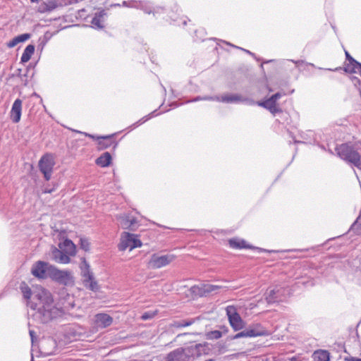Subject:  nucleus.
I'll return each instance as SVG.
<instances>
[{
    "instance_id": "nucleus-24",
    "label": "nucleus",
    "mask_w": 361,
    "mask_h": 361,
    "mask_svg": "<svg viewBox=\"0 0 361 361\" xmlns=\"http://www.w3.org/2000/svg\"><path fill=\"white\" fill-rule=\"evenodd\" d=\"M314 361H329V353L324 350L315 351L312 355Z\"/></svg>"
},
{
    "instance_id": "nucleus-18",
    "label": "nucleus",
    "mask_w": 361,
    "mask_h": 361,
    "mask_svg": "<svg viewBox=\"0 0 361 361\" xmlns=\"http://www.w3.org/2000/svg\"><path fill=\"white\" fill-rule=\"evenodd\" d=\"M249 331L250 337H257L262 336H269L270 333L261 326L260 324H256L252 328L247 329Z\"/></svg>"
},
{
    "instance_id": "nucleus-1",
    "label": "nucleus",
    "mask_w": 361,
    "mask_h": 361,
    "mask_svg": "<svg viewBox=\"0 0 361 361\" xmlns=\"http://www.w3.org/2000/svg\"><path fill=\"white\" fill-rule=\"evenodd\" d=\"M20 289L24 298L28 300L32 296L33 300H37V302L27 301V305L32 309L37 310V314L42 322L47 323L60 315V310L56 307L51 293L46 289L37 288L32 293L25 283L20 286Z\"/></svg>"
},
{
    "instance_id": "nucleus-33",
    "label": "nucleus",
    "mask_w": 361,
    "mask_h": 361,
    "mask_svg": "<svg viewBox=\"0 0 361 361\" xmlns=\"http://www.w3.org/2000/svg\"><path fill=\"white\" fill-rule=\"evenodd\" d=\"M222 336V333L220 331H212L209 334V338L218 339Z\"/></svg>"
},
{
    "instance_id": "nucleus-41",
    "label": "nucleus",
    "mask_w": 361,
    "mask_h": 361,
    "mask_svg": "<svg viewBox=\"0 0 361 361\" xmlns=\"http://www.w3.org/2000/svg\"><path fill=\"white\" fill-rule=\"evenodd\" d=\"M345 360L346 361H361V359L353 357H346Z\"/></svg>"
},
{
    "instance_id": "nucleus-47",
    "label": "nucleus",
    "mask_w": 361,
    "mask_h": 361,
    "mask_svg": "<svg viewBox=\"0 0 361 361\" xmlns=\"http://www.w3.org/2000/svg\"><path fill=\"white\" fill-rule=\"evenodd\" d=\"M114 6H121V4H114Z\"/></svg>"
},
{
    "instance_id": "nucleus-45",
    "label": "nucleus",
    "mask_w": 361,
    "mask_h": 361,
    "mask_svg": "<svg viewBox=\"0 0 361 361\" xmlns=\"http://www.w3.org/2000/svg\"><path fill=\"white\" fill-rule=\"evenodd\" d=\"M290 361H300L298 357H293L289 359Z\"/></svg>"
},
{
    "instance_id": "nucleus-29",
    "label": "nucleus",
    "mask_w": 361,
    "mask_h": 361,
    "mask_svg": "<svg viewBox=\"0 0 361 361\" xmlns=\"http://www.w3.org/2000/svg\"><path fill=\"white\" fill-rule=\"evenodd\" d=\"M250 334H249L248 329H247L242 331L236 334L235 335L231 336V340L238 339V338H244V337H250Z\"/></svg>"
},
{
    "instance_id": "nucleus-39",
    "label": "nucleus",
    "mask_w": 361,
    "mask_h": 361,
    "mask_svg": "<svg viewBox=\"0 0 361 361\" xmlns=\"http://www.w3.org/2000/svg\"><path fill=\"white\" fill-rule=\"evenodd\" d=\"M129 221L131 224V229H133V226L137 224V220L135 217L129 216Z\"/></svg>"
},
{
    "instance_id": "nucleus-25",
    "label": "nucleus",
    "mask_w": 361,
    "mask_h": 361,
    "mask_svg": "<svg viewBox=\"0 0 361 361\" xmlns=\"http://www.w3.org/2000/svg\"><path fill=\"white\" fill-rule=\"evenodd\" d=\"M229 245L231 247L235 248V249H241V248H247L249 247L246 245V242L243 240H239L233 238L229 240Z\"/></svg>"
},
{
    "instance_id": "nucleus-15",
    "label": "nucleus",
    "mask_w": 361,
    "mask_h": 361,
    "mask_svg": "<svg viewBox=\"0 0 361 361\" xmlns=\"http://www.w3.org/2000/svg\"><path fill=\"white\" fill-rule=\"evenodd\" d=\"M207 100V99H211V100H214V99H216L217 101H221V102H226V103H231V102H238V101H240V97L237 94H229V95H225V96H223L221 99H219L218 97H215V98H213V97H196L195 99H194L192 100V102H196V101H199V100Z\"/></svg>"
},
{
    "instance_id": "nucleus-11",
    "label": "nucleus",
    "mask_w": 361,
    "mask_h": 361,
    "mask_svg": "<svg viewBox=\"0 0 361 361\" xmlns=\"http://www.w3.org/2000/svg\"><path fill=\"white\" fill-rule=\"evenodd\" d=\"M78 133H82L85 136L91 137L92 139L98 140L97 149L99 150L105 149L111 147L112 145V144L114 143L113 135H107V136H104V137H96L93 135H91V134H89L87 133H82L80 131H78Z\"/></svg>"
},
{
    "instance_id": "nucleus-9",
    "label": "nucleus",
    "mask_w": 361,
    "mask_h": 361,
    "mask_svg": "<svg viewBox=\"0 0 361 361\" xmlns=\"http://www.w3.org/2000/svg\"><path fill=\"white\" fill-rule=\"evenodd\" d=\"M175 259L173 255L168 254L164 255H158L153 254L148 262L149 267L152 269H160L169 264Z\"/></svg>"
},
{
    "instance_id": "nucleus-21",
    "label": "nucleus",
    "mask_w": 361,
    "mask_h": 361,
    "mask_svg": "<svg viewBox=\"0 0 361 361\" xmlns=\"http://www.w3.org/2000/svg\"><path fill=\"white\" fill-rule=\"evenodd\" d=\"M34 51H35V46L33 44L27 45L25 47L23 54L21 56L20 61L22 63L27 62L31 59L32 54H34Z\"/></svg>"
},
{
    "instance_id": "nucleus-13",
    "label": "nucleus",
    "mask_w": 361,
    "mask_h": 361,
    "mask_svg": "<svg viewBox=\"0 0 361 361\" xmlns=\"http://www.w3.org/2000/svg\"><path fill=\"white\" fill-rule=\"evenodd\" d=\"M94 322L97 327L104 329L111 325L113 318L107 314L98 313L94 316Z\"/></svg>"
},
{
    "instance_id": "nucleus-10",
    "label": "nucleus",
    "mask_w": 361,
    "mask_h": 361,
    "mask_svg": "<svg viewBox=\"0 0 361 361\" xmlns=\"http://www.w3.org/2000/svg\"><path fill=\"white\" fill-rule=\"evenodd\" d=\"M52 265L47 262L38 261L32 265L31 273L39 279H45L49 276V269Z\"/></svg>"
},
{
    "instance_id": "nucleus-28",
    "label": "nucleus",
    "mask_w": 361,
    "mask_h": 361,
    "mask_svg": "<svg viewBox=\"0 0 361 361\" xmlns=\"http://www.w3.org/2000/svg\"><path fill=\"white\" fill-rule=\"evenodd\" d=\"M193 322H194V321L192 319L188 320V321H185V320L176 321V322H173L171 324V326L174 328H182V327L190 326L191 324H193Z\"/></svg>"
},
{
    "instance_id": "nucleus-2",
    "label": "nucleus",
    "mask_w": 361,
    "mask_h": 361,
    "mask_svg": "<svg viewBox=\"0 0 361 361\" xmlns=\"http://www.w3.org/2000/svg\"><path fill=\"white\" fill-rule=\"evenodd\" d=\"M205 344H195L185 348H177L167 355L166 361H192L206 353Z\"/></svg>"
},
{
    "instance_id": "nucleus-46",
    "label": "nucleus",
    "mask_w": 361,
    "mask_h": 361,
    "mask_svg": "<svg viewBox=\"0 0 361 361\" xmlns=\"http://www.w3.org/2000/svg\"><path fill=\"white\" fill-rule=\"evenodd\" d=\"M31 2H33V3H35V2H38L39 0H30Z\"/></svg>"
},
{
    "instance_id": "nucleus-31",
    "label": "nucleus",
    "mask_w": 361,
    "mask_h": 361,
    "mask_svg": "<svg viewBox=\"0 0 361 361\" xmlns=\"http://www.w3.org/2000/svg\"><path fill=\"white\" fill-rule=\"evenodd\" d=\"M18 43L23 42L30 38V34L25 33L15 37Z\"/></svg>"
},
{
    "instance_id": "nucleus-27",
    "label": "nucleus",
    "mask_w": 361,
    "mask_h": 361,
    "mask_svg": "<svg viewBox=\"0 0 361 361\" xmlns=\"http://www.w3.org/2000/svg\"><path fill=\"white\" fill-rule=\"evenodd\" d=\"M104 13L101 12L99 14H96L95 16L92 19L91 23L93 27L102 29L104 27L101 18L103 16Z\"/></svg>"
},
{
    "instance_id": "nucleus-42",
    "label": "nucleus",
    "mask_w": 361,
    "mask_h": 361,
    "mask_svg": "<svg viewBox=\"0 0 361 361\" xmlns=\"http://www.w3.org/2000/svg\"><path fill=\"white\" fill-rule=\"evenodd\" d=\"M29 334H30V338H31V341H32V343L34 342V338H35V331L33 330H30L29 331Z\"/></svg>"
},
{
    "instance_id": "nucleus-26",
    "label": "nucleus",
    "mask_w": 361,
    "mask_h": 361,
    "mask_svg": "<svg viewBox=\"0 0 361 361\" xmlns=\"http://www.w3.org/2000/svg\"><path fill=\"white\" fill-rule=\"evenodd\" d=\"M118 224L123 229H131V224L129 221V215H123L119 216Z\"/></svg>"
},
{
    "instance_id": "nucleus-40",
    "label": "nucleus",
    "mask_w": 361,
    "mask_h": 361,
    "mask_svg": "<svg viewBox=\"0 0 361 361\" xmlns=\"http://www.w3.org/2000/svg\"><path fill=\"white\" fill-rule=\"evenodd\" d=\"M54 190H55L54 188H51L45 187L44 190H43V192L44 193H51V192H52Z\"/></svg>"
},
{
    "instance_id": "nucleus-17",
    "label": "nucleus",
    "mask_w": 361,
    "mask_h": 361,
    "mask_svg": "<svg viewBox=\"0 0 361 361\" xmlns=\"http://www.w3.org/2000/svg\"><path fill=\"white\" fill-rule=\"evenodd\" d=\"M53 258L58 263L68 264L70 262L68 255L64 252L62 250H59L56 249L53 252Z\"/></svg>"
},
{
    "instance_id": "nucleus-34",
    "label": "nucleus",
    "mask_w": 361,
    "mask_h": 361,
    "mask_svg": "<svg viewBox=\"0 0 361 361\" xmlns=\"http://www.w3.org/2000/svg\"><path fill=\"white\" fill-rule=\"evenodd\" d=\"M155 314H156V313L154 312H145L144 314H142V315L141 316V319L142 320H147V319L153 318Z\"/></svg>"
},
{
    "instance_id": "nucleus-35",
    "label": "nucleus",
    "mask_w": 361,
    "mask_h": 361,
    "mask_svg": "<svg viewBox=\"0 0 361 361\" xmlns=\"http://www.w3.org/2000/svg\"><path fill=\"white\" fill-rule=\"evenodd\" d=\"M147 4L143 1H139L138 8H140L144 10V11L147 13H150L152 12L149 7H147Z\"/></svg>"
},
{
    "instance_id": "nucleus-44",
    "label": "nucleus",
    "mask_w": 361,
    "mask_h": 361,
    "mask_svg": "<svg viewBox=\"0 0 361 361\" xmlns=\"http://www.w3.org/2000/svg\"><path fill=\"white\" fill-rule=\"evenodd\" d=\"M50 3L51 4V5L49 6V10H51V9L54 8L56 7L55 2H50Z\"/></svg>"
},
{
    "instance_id": "nucleus-30",
    "label": "nucleus",
    "mask_w": 361,
    "mask_h": 361,
    "mask_svg": "<svg viewBox=\"0 0 361 361\" xmlns=\"http://www.w3.org/2000/svg\"><path fill=\"white\" fill-rule=\"evenodd\" d=\"M138 3L136 1H123L122 2V6L125 7H130V8H138Z\"/></svg>"
},
{
    "instance_id": "nucleus-37",
    "label": "nucleus",
    "mask_w": 361,
    "mask_h": 361,
    "mask_svg": "<svg viewBox=\"0 0 361 361\" xmlns=\"http://www.w3.org/2000/svg\"><path fill=\"white\" fill-rule=\"evenodd\" d=\"M282 97V94L280 92H277L273 94L271 98L276 103V101Z\"/></svg>"
},
{
    "instance_id": "nucleus-43",
    "label": "nucleus",
    "mask_w": 361,
    "mask_h": 361,
    "mask_svg": "<svg viewBox=\"0 0 361 361\" xmlns=\"http://www.w3.org/2000/svg\"><path fill=\"white\" fill-rule=\"evenodd\" d=\"M232 46L235 47V46H233V45H232ZM236 48H238V47H236ZM238 49H240V47H238ZM240 49L243 50L244 51H245L246 53H247V54H249L250 55H252V56L254 55V54L250 52L249 50H246V49H243V48H240Z\"/></svg>"
},
{
    "instance_id": "nucleus-5",
    "label": "nucleus",
    "mask_w": 361,
    "mask_h": 361,
    "mask_svg": "<svg viewBox=\"0 0 361 361\" xmlns=\"http://www.w3.org/2000/svg\"><path fill=\"white\" fill-rule=\"evenodd\" d=\"M48 277L66 286L73 283V277L71 271L67 270H59L54 266L49 268Z\"/></svg>"
},
{
    "instance_id": "nucleus-22",
    "label": "nucleus",
    "mask_w": 361,
    "mask_h": 361,
    "mask_svg": "<svg viewBox=\"0 0 361 361\" xmlns=\"http://www.w3.org/2000/svg\"><path fill=\"white\" fill-rule=\"evenodd\" d=\"M111 161V156L109 152H105L96 159V164L102 167L108 166Z\"/></svg>"
},
{
    "instance_id": "nucleus-19",
    "label": "nucleus",
    "mask_w": 361,
    "mask_h": 361,
    "mask_svg": "<svg viewBox=\"0 0 361 361\" xmlns=\"http://www.w3.org/2000/svg\"><path fill=\"white\" fill-rule=\"evenodd\" d=\"M59 247L68 255H74L75 254V246L71 240L66 239L60 244Z\"/></svg>"
},
{
    "instance_id": "nucleus-8",
    "label": "nucleus",
    "mask_w": 361,
    "mask_h": 361,
    "mask_svg": "<svg viewBox=\"0 0 361 361\" xmlns=\"http://www.w3.org/2000/svg\"><path fill=\"white\" fill-rule=\"evenodd\" d=\"M226 310L230 325L235 331H240L245 326V322L237 312L234 306H228Z\"/></svg>"
},
{
    "instance_id": "nucleus-12",
    "label": "nucleus",
    "mask_w": 361,
    "mask_h": 361,
    "mask_svg": "<svg viewBox=\"0 0 361 361\" xmlns=\"http://www.w3.org/2000/svg\"><path fill=\"white\" fill-rule=\"evenodd\" d=\"M23 102L20 99H16L11 107L9 113L11 120L14 123H18L20 121L22 114Z\"/></svg>"
},
{
    "instance_id": "nucleus-36",
    "label": "nucleus",
    "mask_w": 361,
    "mask_h": 361,
    "mask_svg": "<svg viewBox=\"0 0 361 361\" xmlns=\"http://www.w3.org/2000/svg\"><path fill=\"white\" fill-rule=\"evenodd\" d=\"M17 44H18V42L16 41V38L14 37L7 43V47L9 48H13V47H16Z\"/></svg>"
},
{
    "instance_id": "nucleus-4",
    "label": "nucleus",
    "mask_w": 361,
    "mask_h": 361,
    "mask_svg": "<svg viewBox=\"0 0 361 361\" xmlns=\"http://www.w3.org/2000/svg\"><path fill=\"white\" fill-rule=\"evenodd\" d=\"M80 268L84 286L92 291H97L99 289V286L94 277L93 273L90 270L89 264L84 260Z\"/></svg>"
},
{
    "instance_id": "nucleus-23",
    "label": "nucleus",
    "mask_w": 361,
    "mask_h": 361,
    "mask_svg": "<svg viewBox=\"0 0 361 361\" xmlns=\"http://www.w3.org/2000/svg\"><path fill=\"white\" fill-rule=\"evenodd\" d=\"M346 59L349 61V63L345 67L344 71L347 73H356L355 67L359 62L355 60L348 51H345Z\"/></svg>"
},
{
    "instance_id": "nucleus-16",
    "label": "nucleus",
    "mask_w": 361,
    "mask_h": 361,
    "mask_svg": "<svg viewBox=\"0 0 361 361\" xmlns=\"http://www.w3.org/2000/svg\"><path fill=\"white\" fill-rule=\"evenodd\" d=\"M257 104L268 109L274 115L281 111V109L277 106L276 103L271 97L264 102H257Z\"/></svg>"
},
{
    "instance_id": "nucleus-14",
    "label": "nucleus",
    "mask_w": 361,
    "mask_h": 361,
    "mask_svg": "<svg viewBox=\"0 0 361 361\" xmlns=\"http://www.w3.org/2000/svg\"><path fill=\"white\" fill-rule=\"evenodd\" d=\"M218 288V286L212 285V284H202L200 286H194L191 288V291L192 293L204 296L208 293H210Z\"/></svg>"
},
{
    "instance_id": "nucleus-6",
    "label": "nucleus",
    "mask_w": 361,
    "mask_h": 361,
    "mask_svg": "<svg viewBox=\"0 0 361 361\" xmlns=\"http://www.w3.org/2000/svg\"><path fill=\"white\" fill-rule=\"evenodd\" d=\"M54 165L55 161L52 154H46L40 158L38 166L46 180H49L51 179Z\"/></svg>"
},
{
    "instance_id": "nucleus-7",
    "label": "nucleus",
    "mask_w": 361,
    "mask_h": 361,
    "mask_svg": "<svg viewBox=\"0 0 361 361\" xmlns=\"http://www.w3.org/2000/svg\"><path fill=\"white\" fill-rule=\"evenodd\" d=\"M142 246V243L134 234L124 232L121 236V242L118 245V248L121 251H124L127 248L130 250L135 247H140Z\"/></svg>"
},
{
    "instance_id": "nucleus-3",
    "label": "nucleus",
    "mask_w": 361,
    "mask_h": 361,
    "mask_svg": "<svg viewBox=\"0 0 361 361\" xmlns=\"http://www.w3.org/2000/svg\"><path fill=\"white\" fill-rule=\"evenodd\" d=\"M338 156L361 170V155L358 151L348 144H342L336 148Z\"/></svg>"
},
{
    "instance_id": "nucleus-32",
    "label": "nucleus",
    "mask_w": 361,
    "mask_h": 361,
    "mask_svg": "<svg viewBox=\"0 0 361 361\" xmlns=\"http://www.w3.org/2000/svg\"><path fill=\"white\" fill-rule=\"evenodd\" d=\"M80 247L84 250L85 251H87L90 249V243L87 239L80 238Z\"/></svg>"
},
{
    "instance_id": "nucleus-38",
    "label": "nucleus",
    "mask_w": 361,
    "mask_h": 361,
    "mask_svg": "<svg viewBox=\"0 0 361 361\" xmlns=\"http://www.w3.org/2000/svg\"><path fill=\"white\" fill-rule=\"evenodd\" d=\"M291 61L293 63H294L295 64V66L298 68H300L302 64L305 63V61L302 60H298V61L291 60Z\"/></svg>"
},
{
    "instance_id": "nucleus-20",
    "label": "nucleus",
    "mask_w": 361,
    "mask_h": 361,
    "mask_svg": "<svg viewBox=\"0 0 361 361\" xmlns=\"http://www.w3.org/2000/svg\"><path fill=\"white\" fill-rule=\"evenodd\" d=\"M279 288L267 290L266 293V300L268 303H274L279 300Z\"/></svg>"
}]
</instances>
